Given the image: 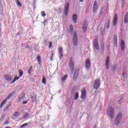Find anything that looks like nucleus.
Here are the masks:
<instances>
[{
	"label": "nucleus",
	"instance_id": "603ef678",
	"mask_svg": "<svg viewBox=\"0 0 128 128\" xmlns=\"http://www.w3.org/2000/svg\"><path fill=\"white\" fill-rule=\"evenodd\" d=\"M26 48H28V47H26Z\"/></svg>",
	"mask_w": 128,
	"mask_h": 128
},
{
	"label": "nucleus",
	"instance_id": "58836bf2",
	"mask_svg": "<svg viewBox=\"0 0 128 128\" xmlns=\"http://www.w3.org/2000/svg\"><path fill=\"white\" fill-rule=\"evenodd\" d=\"M10 105L8 106L7 107H6V108H4V110H8V108H10Z\"/></svg>",
	"mask_w": 128,
	"mask_h": 128
},
{
	"label": "nucleus",
	"instance_id": "7c9ffc66",
	"mask_svg": "<svg viewBox=\"0 0 128 128\" xmlns=\"http://www.w3.org/2000/svg\"><path fill=\"white\" fill-rule=\"evenodd\" d=\"M70 28L71 32H72L74 30V26H72V24H70Z\"/></svg>",
	"mask_w": 128,
	"mask_h": 128
},
{
	"label": "nucleus",
	"instance_id": "c03bdc74",
	"mask_svg": "<svg viewBox=\"0 0 128 128\" xmlns=\"http://www.w3.org/2000/svg\"><path fill=\"white\" fill-rule=\"evenodd\" d=\"M124 0H121V2H122V4H124Z\"/></svg>",
	"mask_w": 128,
	"mask_h": 128
},
{
	"label": "nucleus",
	"instance_id": "9d476101",
	"mask_svg": "<svg viewBox=\"0 0 128 128\" xmlns=\"http://www.w3.org/2000/svg\"><path fill=\"white\" fill-rule=\"evenodd\" d=\"M70 8V4L67 3L64 8V14L66 16L68 14V8Z\"/></svg>",
	"mask_w": 128,
	"mask_h": 128
},
{
	"label": "nucleus",
	"instance_id": "f3484780",
	"mask_svg": "<svg viewBox=\"0 0 128 128\" xmlns=\"http://www.w3.org/2000/svg\"><path fill=\"white\" fill-rule=\"evenodd\" d=\"M124 47H125L124 41V40H122L121 41V50H124Z\"/></svg>",
	"mask_w": 128,
	"mask_h": 128
},
{
	"label": "nucleus",
	"instance_id": "5701e85b",
	"mask_svg": "<svg viewBox=\"0 0 128 128\" xmlns=\"http://www.w3.org/2000/svg\"><path fill=\"white\" fill-rule=\"evenodd\" d=\"M24 98V95L20 96V98L18 99V102H20V100H22Z\"/></svg>",
	"mask_w": 128,
	"mask_h": 128
},
{
	"label": "nucleus",
	"instance_id": "de8ad7c7",
	"mask_svg": "<svg viewBox=\"0 0 128 128\" xmlns=\"http://www.w3.org/2000/svg\"><path fill=\"white\" fill-rule=\"evenodd\" d=\"M80 2H84V0H79Z\"/></svg>",
	"mask_w": 128,
	"mask_h": 128
},
{
	"label": "nucleus",
	"instance_id": "6e6552de",
	"mask_svg": "<svg viewBox=\"0 0 128 128\" xmlns=\"http://www.w3.org/2000/svg\"><path fill=\"white\" fill-rule=\"evenodd\" d=\"M100 79H97L95 80V82L94 84V88H100Z\"/></svg>",
	"mask_w": 128,
	"mask_h": 128
},
{
	"label": "nucleus",
	"instance_id": "c9c22d12",
	"mask_svg": "<svg viewBox=\"0 0 128 128\" xmlns=\"http://www.w3.org/2000/svg\"><path fill=\"white\" fill-rule=\"evenodd\" d=\"M110 20H108V22L107 23V28L108 30L110 28Z\"/></svg>",
	"mask_w": 128,
	"mask_h": 128
},
{
	"label": "nucleus",
	"instance_id": "dca6fc26",
	"mask_svg": "<svg viewBox=\"0 0 128 128\" xmlns=\"http://www.w3.org/2000/svg\"><path fill=\"white\" fill-rule=\"evenodd\" d=\"M87 26H88V24H86L83 25L82 30H83L84 32H86V28H88Z\"/></svg>",
	"mask_w": 128,
	"mask_h": 128
},
{
	"label": "nucleus",
	"instance_id": "e433bc0d",
	"mask_svg": "<svg viewBox=\"0 0 128 128\" xmlns=\"http://www.w3.org/2000/svg\"><path fill=\"white\" fill-rule=\"evenodd\" d=\"M28 126V123H25V124H23L20 127V128H24V126Z\"/></svg>",
	"mask_w": 128,
	"mask_h": 128
},
{
	"label": "nucleus",
	"instance_id": "f03ea898",
	"mask_svg": "<svg viewBox=\"0 0 128 128\" xmlns=\"http://www.w3.org/2000/svg\"><path fill=\"white\" fill-rule=\"evenodd\" d=\"M69 66L70 68V70H72V72L74 70V60L72 58H70V59Z\"/></svg>",
	"mask_w": 128,
	"mask_h": 128
},
{
	"label": "nucleus",
	"instance_id": "1a4fd4ad",
	"mask_svg": "<svg viewBox=\"0 0 128 128\" xmlns=\"http://www.w3.org/2000/svg\"><path fill=\"white\" fill-rule=\"evenodd\" d=\"M85 67L87 70H88L90 68V62L88 58L86 60Z\"/></svg>",
	"mask_w": 128,
	"mask_h": 128
},
{
	"label": "nucleus",
	"instance_id": "72a5a7b5",
	"mask_svg": "<svg viewBox=\"0 0 128 128\" xmlns=\"http://www.w3.org/2000/svg\"><path fill=\"white\" fill-rule=\"evenodd\" d=\"M52 56L50 58V60H54V52H52L51 54Z\"/></svg>",
	"mask_w": 128,
	"mask_h": 128
},
{
	"label": "nucleus",
	"instance_id": "bb28decb",
	"mask_svg": "<svg viewBox=\"0 0 128 128\" xmlns=\"http://www.w3.org/2000/svg\"><path fill=\"white\" fill-rule=\"evenodd\" d=\"M67 78H68V75H64V76L62 78V82H64V80H66Z\"/></svg>",
	"mask_w": 128,
	"mask_h": 128
},
{
	"label": "nucleus",
	"instance_id": "0eeeda50",
	"mask_svg": "<svg viewBox=\"0 0 128 128\" xmlns=\"http://www.w3.org/2000/svg\"><path fill=\"white\" fill-rule=\"evenodd\" d=\"M73 44L75 46H78V36L76 32H74L73 37Z\"/></svg>",
	"mask_w": 128,
	"mask_h": 128
},
{
	"label": "nucleus",
	"instance_id": "4be33fe9",
	"mask_svg": "<svg viewBox=\"0 0 128 128\" xmlns=\"http://www.w3.org/2000/svg\"><path fill=\"white\" fill-rule=\"evenodd\" d=\"M20 112H15L14 113V116L18 117V116H20Z\"/></svg>",
	"mask_w": 128,
	"mask_h": 128
},
{
	"label": "nucleus",
	"instance_id": "f257e3e1",
	"mask_svg": "<svg viewBox=\"0 0 128 128\" xmlns=\"http://www.w3.org/2000/svg\"><path fill=\"white\" fill-rule=\"evenodd\" d=\"M107 114L110 118L112 120V118H114V108L109 106L107 110Z\"/></svg>",
	"mask_w": 128,
	"mask_h": 128
},
{
	"label": "nucleus",
	"instance_id": "a211bd4d",
	"mask_svg": "<svg viewBox=\"0 0 128 128\" xmlns=\"http://www.w3.org/2000/svg\"><path fill=\"white\" fill-rule=\"evenodd\" d=\"M72 18L74 24L76 23V20H78V16H76V14H74L72 17Z\"/></svg>",
	"mask_w": 128,
	"mask_h": 128
},
{
	"label": "nucleus",
	"instance_id": "aec40b11",
	"mask_svg": "<svg viewBox=\"0 0 128 128\" xmlns=\"http://www.w3.org/2000/svg\"><path fill=\"white\" fill-rule=\"evenodd\" d=\"M37 60L38 62V64H42V58L40 56H37Z\"/></svg>",
	"mask_w": 128,
	"mask_h": 128
},
{
	"label": "nucleus",
	"instance_id": "c756f323",
	"mask_svg": "<svg viewBox=\"0 0 128 128\" xmlns=\"http://www.w3.org/2000/svg\"><path fill=\"white\" fill-rule=\"evenodd\" d=\"M42 16H43V18H44L46 16V12L44 11H43L41 12Z\"/></svg>",
	"mask_w": 128,
	"mask_h": 128
},
{
	"label": "nucleus",
	"instance_id": "ea45409f",
	"mask_svg": "<svg viewBox=\"0 0 128 128\" xmlns=\"http://www.w3.org/2000/svg\"><path fill=\"white\" fill-rule=\"evenodd\" d=\"M28 73L29 74H32V70L29 69L28 71Z\"/></svg>",
	"mask_w": 128,
	"mask_h": 128
},
{
	"label": "nucleus",
	"instance_id": "473e14b6",
	"mask_svg": "<svg viewBox=\"0 0 128 128\" xmlns=\"http://www.w3.org/2000/svg\"><path fill=\"white\" fill-rule=\"evenodd\" d=\"M58 52L59 53L62 52V48L60 47L58 48Z\"/></svg>",
	"mask_w": 128,
	"mask_h": 128
},
{
	"label": "nucleus",
	"instance_id": "cd10ccee",
	"mask_svg": "<svg viewBox=\"0 0 128 128\" xmlns=\"http://www.w3.org/2000/svg\"><path fill=\"white\" fill-rule=\"evenodd\" d=\"M114 40L116 42H118V36L116 35L114 36Z\"/></svg>",
	"mask_w": 128,
	"mask_h": 128
},
{
	"label": "nucleus",
	"instance_id": "20e7f679",
	"mask_svg": "<svg viewBox=\"0 0 128 128\" xmlns=\"http://www.w3.org/2000/svg\"><path fill=\"white\" fill-rule=\"evenodd\" d=\"M122 113H119L118 114L115 120V124L116 126H118V124H120V119L122 118Z\"/></svg>",
	"mask_w": 128,
	"mask_h": 128
},
{
	"label": "nucleus",
	"instance_id": "412c9836",
	"mask_svg": "<svg viewBox=\"0 0 128 128\" xmlns=\"http://www.w3.org/2000/svg\"><path fill=\"white\" fill-rule=\"evenodd\" d=\"M16 2L18 6H19L20 8H22V4L18 0H16Z\"/></svg>",
	"mask_w": 128,
	"mask_h": 128
},
{
	"label": "nucleus",
	"instance_id": "a19ab883",
	"mask_svg": "<svg viewBox=\"0 0 128 128\" xmlns=\"http://www.w3.org/2000/svg\"><path fill=\"white\" fill-rule=\"evenodd\" d=\"M23 104H28V101L26 100V101H24L22 102Z\"/></svg>",
	"mask_w": 128,
	"mask_h": 128
},
{
	"label": "nucleus",
	"instance_id": "49530a36",
	"mask_svg": "<svg viewBox=\"0 0 128 128\" xmlns=\"http://www.w3.org/2000/svg\"><path fill=\"white\" fill-rule=\"evenodd\" d=\"M8 124V122H5V124Z\"/></svg>",
	"mask_w": 128,
	"mask_h": 128
},
{
	"label": "nucleus",
	"instance_id": "09e8293b",
	"mask_svg": "<svg viewBox=\"0 0 128 128\" xmlns=\"http://www.w3.org/2000/svg\"><path fill=\"white\" fill-rule=\"evenodd\" d=\"M32 66L30 68V70H32Z\"/></svg>",
	"mask_w": 128,
	"mask_h": 128
},
{
	"label": "nucleus",
	"instance_id": "a878e982",
	"mask_svg": "<svg viewBox=\"0 0 128 128\" xmlns=\"http://www.w3.org/2000/svg\"><path fill=\"white\" fill-rule=\"evenodd\" d=\"M20 80V77L16 76L14 78L13 82H11V84H14V82H16V80Z\"/></svg>",
	"mask_w": 128,
	"mask_h": 128
},
{
	"label": "nucleus",
	"instance_id": "2eb2a0df",
	"mask_svg": "<svg viewBox=\"0 0 128 128\" xmlns=\"http://www.w3.org/2000/svg\"><path fill=\"white\" fill-rule=\"evenodd\" d=\"M4 78H5V80L8 82H10V80H12V78L10 77V76H8V74H5L4 76Z\"/></svg>",
	"mask_w": 128,
	"mask_h": 128
},
{
	"label": "nucleus",
	"instance_id": "3c124183",
	"mask_svg": "<svg viewBox=\"0 0 128 128\" xmlns=\"http://www.w3.org/2000/svg\"><path fill=\"white\" fill-rule=\"evenodd\" d=\"M20 34V33H18V34Z\"/></svg>",
	"mask_w": 128,
	"mask_h": 128
},
{
	"label": "nucleus",
	"instance_id": "79ce46f5",
	"mask_svg": "<svg viewBox=\"0 0 128 128\" xmlns=\"http://www.w3.org/2000/svg\"><path fill=\"white\" fill-rule=\"evenodd\" d=\"M126 73H124V72H123L122 73V76L124 77V76H126Z\"/></svg>",
	"mask_w": 128,
	"mask_h": 128
},
{
	"label": "nucleus",
	"instance_id": "8fccbe9b",
	"mask_svg": "<svg viewBox=\"0 0 128 128\" xmlns=\"http://www.w3.org/2000/svg\"><path fill=\"white\" fill-rule=\"evenodd\" d=\"M31 98H32V100H34V98L32 96H31Z\"/></svg>",
	"mask_w": 128,
	"mask_h": 128
},
{
	"label": "nucleus",
	"instance_id": "c85d7f7f",
	"mask_svg": "<svg viewBox=\"0 0 128 128\" xmlns=\"http://www.w3.org/2000/svg\"><path fill=\"white\" fill-rule=\"evenodd\" d=\"M78 98V93H76L75 94L74 100H76Z\"/></svg>",
	"mask_w": 128,
	"mask_h": 128
},
{
	"label": "nucleus",
	"instance_id": "423d86ee",
	"mask_svg": "<svg viewBox=\"0 0 128 128\" xmlns=\"http://www.w3.org/2000/svg\"><path fill=\"white\" fill-rule=\"evenodd\" d=\"M81 98H82V100H86V88H83L81 90Z\"/></svg>",
	"mask_w": 128,
	"mask_h": 128
},
{
	"label": "nucleus",
	"instance_id": "37998d69",
	"mask_svg": "<svg viewBox=\"0 0 128 128\" xmlns=\"http://www.w3.org/2000/svg\"><path fill=\"white\" fill-rule=\"evenodd\" d=\"M36 102V98L32 99V102Z\"/></svg>",
	"mask_w": 128,
	"mask_h": 128
},
{
	"label": "nucleus",
	"instance_id": "6ab92c4d",
	"mask_svg": "<svg viewBox=\"0 0 128 128\" xmlns=\"http://www.w3.org/2000/svg\"><path fill=\"white\" fill-rule=\"evenodd\" d=\"M128 22V12H127L125 16V18L124 19V22L126 24Z\"/></svg>",
	"mask_w": 128,
	"mask_h": 128
},
{
	"label": "nucleus",
	"instance_id": "a18cd8bd",
	"mask_svg": "<svg viewBox=\"0 0 128 128\" xmlns=\"http://www.w3.org/2000/svg\"><path fill=\"white\" fill-rule=\"evenodd\" d=\"M102 46L103 48H104V44H102Z\"/></svg>",
	"mask_w": 128,
	"mask_h": 128
},
{
	"label": "nucleus",
	"instance_id": "b1692460",
	"mask_svg": "<svg viewBox=\"0 0 128 128\" xmlns=\"http://www.w3.org/2000/svg\"><path fill=\"white\" fill-rule=\"evenodd\" d=\"M42 84H46V77H44V78H42Z\"/></svg>",
	"mask_w": 128,
	"mask_h": 128
},
{
	"label": "nucleus",
	"instance_id": "9b49d317",
	"mask_svg": "<svg viewBox=\"0 0 128 128\" xmlns=\"http://www.w3.org/2000/svg\"><path fill=\"white\" fill-rule=\"evenodd\" d=\"M78 70H74L73 76L74 80H76V78H78Z\"/></svg>",
	"mask_w": 128,
	"mask_h": 128
},
{
	"label": "nucleus",
	"instance_id": "f704fd0d",
	"mask_svg": "<svg viewBox=\"0 0 128 128\" xmlns=\"http://www.w3.org/2000/svg\"><path fill=\"white\" fill-rule=\"evenodd\" d=\"M48 48H52V42H50V45Z\"/></svg>",
	"mask_w": 128,
	"mask_h": 128
},
{
	"label": "nucleus",
	"instance_id": "393cba45",
	"mask_svg": "<svg viewBox=\"0 0 128 128\" xmlns=\"http://www.w3.org/2000/svg\"><path fill=\"white\" fill-rule=\"evenodd\" d=\"M19 74L20 77L21 78V76H22V74H24V72L22 70H19Z\"/></svg>",
	"mask_w": 128,
	"mask_h": 128
},
{
	"label": "nucleus",
	"instance_id": "f8f14e48",
	"mask_svg": "<svg viewBox=\"0 0 128 128\" xmlns=\"http://www.w3.org/2000/svg\"><path fill=\"white\" fill-rule=\"evenodd\" d=\"M106 70H108L110 66V57L108 56L106 60Z\"/></svg>",
	"mask_w": 128,
	"mask_h": 128
},
{
	"label": "nucleus",
	"instance_id": "ddd939ff",
	"mask_svg": "<svg viewBox=\"0 0 128 128\" xmlns=\"http://www.w3.org/2000/svg\"><path fill=\"white\" fill-rule=\"evenodd\" d=\"M98 10V2L96 1H94V6H93V12H96Z\"/></svg>",
	"mask_w": 128,
	"mask_h": 128
},
{
	"label": "nucleus",
	"instance_id": "4468645a",
	"mask_svg": "<svg viewBox=\"0 0 128 128\" xmlns=\"http://www.w3.org/2000/svg\"><path fill=\"white\" fill-rule=\"evenodd\" d=\"M117 22H118V14H116L114 16V21H113L114 26H116Z\"/></svg>",
	"mask_w": 128,
	"mask_h": 128
},
{
	"label": "nucleus",
	"instance_id": "39448f33",
	"mask_svg": "<svg viewBox=\"0 0 128 128\" xmlns=\"http://www.w3.org/2000/svg\"><path fill=\"white\" fill-rule=\"evenodd\" d=\"M93 46L94 48L98 50H100V46H98V38H96L94 40L93 42Z\"/></svg>",
	"mask_w": 128,
	"mask_h": 128
},
{
	"label": "nucleus",
	"instance_id": "2f4dec72",
	"mask_svg": "<svg viewBox=\"0 0 128 128\" xmlns=\"http://www.w3.org/2000/svg\"><path fill=\"white\" fill-rule=\"evenodd\" d=\"M60 54V58L62 60V56H64V54L62 52L59 53Z\"/></svg>",
	"mask_w": 128,
	"mask_h": 128
},
{
	"label": "nucleus",
	"instance_id": "864d4df0",
	"mask_svg": "<svg viewBox=\"0 0 128 128\" xmlns=\"http://www.w3.org/2000/svg\"><path fill=\"white\" fill-rule=\"evenodd\" d=\"M34 76L36 77V76Z\"/></svg>",
	"mask_w": 128,
	"mask_h": 128
},
{
	"label": "nucleus",
	"instance_id": "4c0bfd02",
	"mask_svg": "<svg viewBox=\"0 0 128 128\" xmlns=\"http://www.w3.org/2000/svg\"><path fill=\"white\" fill-rule=\"evenodd\" d=\"M28 116V114L26 113V114L24 116V118H26Z\"/></svg>",
	"mask_w": 128,
	"mask_h": 128
},
{
	"label": "nucleus",
	"instance_id": "7ed1b4c3",
	"mask_svg": "<svg viewBox=\"0 0 128 128\" xmlns=\"http://www.w3.org/2000/svg\"><path fill=\"white\" fill-rule=\"evenodd\" d=\"M14 96V93H11L9 94V96H7V98L6 99H4L3 100L1 103L0 108H2V106H4V105L5 104L6 102L8 101V100H10V98H12V96Z\"/></svg>",
	"mask_w": 128,
	"mask_h": 128
}]
</instances>
